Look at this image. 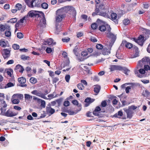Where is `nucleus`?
I'll return each mask as SVG.
<instances>
[{
    "instance_id": "obj_9",
    "label": "nucleus",
    "mask_w": 150,
    "mask_h": 150,
    "mask_svg": "<svg viewBox=\"0 0 150 150\" xmlns=\"http://www.w3.org/2000/svg\"><path fill=\"white\" fill-rule=\"evenodd\" d=\"M144 37L142 35H140L138 38V39L133 38L134 40L139 45L142 46L144 42Z\"/></svg>"
},
{
    "instance_id": "obj_44",
    "label": "nucleus",
    "mask_w": 150,
    "mask_h": 150,
    "mask_svg": "<svg viewBox=\"0 0 150 150\" xmlns=\"http://www.w3.org/2000/svg\"><path fill=\"white\" fill-rule=\"evenodd\" d=\"M0 45L3 47H6V42L2 40H1L0 41Z\"/></svg>"
},
{
    "instance_id": "obj_59",
    "label": "nucleus",
    "mask_w": 150,
    "mask_h": 150,
    "mask_svg": "<svg viewBox=\"0 0 150 150\" xmlns=\"http://www.w3.org/2000/svg\"><path fill=\"white\" fill-rule=\"evenodd\" d=\"M67 112L70 115H74L76 113V112H75L73 111H71L69 110H68Z\"/></svg>"
},
{
    "instance_id": "obj_17",
    "label": "nucleus",
    "mask_w": 150,
    "mask_h": 150,
    "mask_svg": "<svg viewBox=\"0 0 150 150\" xmlns=\"http://www.w3.org/2000/svg\"><path fill=\"white\" fill-rule=\"evenodd\" d=\"M26 17L25 16L23 18H22L20 19L16 23V27H18L19 25H21L23 23L25 22L26 21Z\"/></svg>"
},
{
    "instance_id": "obj_1",
    "label": "nucleus",
    "mask_w": 150,
    "mask_h": 150,
    "mask_svg": "<svg viewBox=\"0 0 150 150\" xmlns=\"http://www.w3.org/2000/svg\"><path fill=\"white\" fill-rule=\"evenodd\" d=\"M72 11L74 13H76L74 8L73 7L67 6L62 7L58 9L56 11V20L57 22H61L65 17V12H71Z\"/></svg>"
},
{
    "instance_id": "obj_35",
    "label": "nucleus",
    "mask_w": 150,
    "mask_h": 150,
    "mask_svg": "<svg viewBox=\"0 0 150 150\" xmlns=\"http://www.w3.org/2000/svg\"><path fill=\"white\" fill-rule=\"evenodd\" d=\"M17 20L16 18H14L11 19L9 21H7V23H14L16 22L17 21Z\"/></svg>"
},
{
    "instance_id": "obj_3",
    "label": "nucleus",
    "mask_w": 150,
    "mask_h": 150,
    "mask_svg": "<svg viewBox=\"0 0 150 150\" xmlns=\"http://www.w3.org/2000/svg\"><path fill=\"white\" fill-rule=\"evenodd\" d=\"M113 43L114 42L107 43L106 47L104 48L103 50L102 53L103 55H107L110 53V50Z\"/></svg>"
},
{
    "instance_id": "obj_30",
    "label": "nucleus",
    "mask_w": 150,
    "mask_h": 150,
    "mask_svg": "<svg viewBox=\"0 0 150 150\" xmlns=\"http://www.w3.org/2000/svg\"><path fill=\"white\" fill-rule=\"evenodd\" d=\"M144 61L145 64H149L150 66V58L146 57L142 59Z\"/></svg>"
},
{
    "instance_id": "obj_42",
    "label": "nucleus",
    "mask_w": 150,
    "mask_h": 150,
    "mask_svg": "<svg viewBox=\"0 0 150 150\" xmlns=\"http://www.w3.org/2000/svg\"><path fill=\"white\" fill-rule=\"evenodd\" d=\"M41 6L43 8L47 9L48 8V5L46 3L44 2L41 4Z\"/></svg>"
},
{
    "instance_id": "obj_41",
    "label": "nucleus",
    "mask_w": 150,
    "mask_h": 150,
    "mask_svg": "<svg viewBox=\"0 0 150 150\" xmlns=\"http://www.w3.org/2000/svg\"><path fill=\"white\" fill-rule=\"evenodd\" d=\"M5 34L6 37H10L11 35V33L10 30L6 31Z\"/></svg>"
},
{
    "instance_id": "obj_32",
    "label": "nucleus",
    "mask_w": 150,
    "mask_h": 150,
    "mask_svg": "<svg viewBox=\"0 0 150 150\" xmlns=\"http://www.w3.org/2000/svg\"><path fill=\"white\" fill-rule=\"evenodd\" d=\"M122 69L120 70H122L123 72L126 75H128V73L130 72V70L125 67H121Z\"/></svg>"
},
{
    "instance_id": "obj_29",
    "label": "nucleus",
    "mask_w": 150,
    "mask_h": 150,
    "mask_svg": "<svg viewBox=\"0 0 150 150\" xmlns=\"http://www.w3.org/2000/svg\"><path fill=\"white\" fill-rule=\"evenodd\" d=\"M79 46H76L73 50V52L74 54L76 56H78L79 54L78 52L79 51Z\"/></svg>"
},
{
    "instance_id": "obj_54",
    "label": "nucleus",
    "mask_w": 150,
    "mask_h": 150,
    "mask_svg": "<svg viewBox=\"0 0 150 150\" xmlns=\"http://www.w3.org/2000/svg\"><path fill=\"white\" fill-rule=\"evenodd\" d=\"M123 23L125 25H127L129 23V21L128 19H125L123 21Z\"/></svg>"
},
{
    "instance_id": "obj_57",
    "label": "nucleus",
    "mask_w": 150,
    "mask_h": 150,
    "mask_svg": "<svg viewBox=\"0 0 150 150\" xmlns=\"http://www.w3.org/2000/svg\"><path fill=\"white\" fill-rule=\"evenodd\" d=\"M88 54L87 51H84L81 53V55L83 56H86Z\"/></svg>"
},
{
    "instance_id": "obj_58",
    "label": "nucleus",
    "mask_w": 150,
    "mask_h": 150,
    "mask_svg": "<svg viewBox=\"0 0 150 150\" xmlns=\"http://www.w3.org/2000/svg\"><path fill=\"white\" fill-rule=\"evenodd\" d=\"M2 103V106L3 107V108H5L7 106V105L6 103V102L5 101L2 100L1 102Z\"/></svg>"
},
{
    "instance_id": "obj_34",
    "label": "nucleus",
    "mask_w": 150,
    "mask_h": 150,
    "mask_svg": "<svg viewBox=\"0 0 150 150\" xmlns=\"http://www.w3.org/2000/svg\"><path fill=\"white\" fill-rule=\"evenodd\" d=\"M24 97L25 100H29L30 99H32V96L30 95L29 94H24Z\"/></svg>"
},
{
    "instance_id": "obj_26",
    "label": "nucleus",
    "mask_w": 150,
    "mask_h": 150,
    "mask_svg": "<svg viewBox=\"0 0 150 150\" xmlns=\"http://www.w3.org/2000/svg\"><path fill=\"white\" fill-rule=\"evenodd\" d=\"M12 96L13 97V98H15L20 99H22L23 98V95L22 94L19 93L14 94Z\"/></svg>"
},
{
    "instance_id": "obj_25",
    "label": "nucleus",
    "mask_w": 150,
    "mask_h": 150,
    "mask_svg": "<svg viewBox=\"0 0 150 150\" xmlns=\"http://www.w3.org/2000/svg\"><path fill=\"white\" fill-rule=\"evenodd\" d=\"M107 25H106V26L104 25H101L99 26V30L101 31H104L107 30V31L108 30V28L107 27Z\"/></svg>"
},
{
    "instance_id": "obj_23",
    "label": "nucleus",
    "mask_w": 150,
    "mask_h": 150,
    "mask_svg": "<svg viewBox=\"0 0 150 150\" xmlns=\"http://www.w3.org/2000/svg\"><path fill=\"white\" fill-rule=\"evenodd\" d=\"M134 50H135V53L133 54V56H132V58L137 57L139 56V51L138 48L137 47H135L134 48Z\"/></svg>"
},
{
    "instance_id": "obj_18",
    "label": "nucleus",
    "mask_w": 150,
    "mask_h": 150,
    "mask_svg": "<svg viewBox=\"0 0 150 150\" xmlns=\"http://www.w3.org/2000/svg\"><path fill=\"white\" fill-rule=\"evenodd\" d=\"M42 17L40 18H41ZM42 18L40 19V21L39 23V25L40 26L43 27L45 26L46 24V20L44 18V16L43 17H42Z\"/></svg>"
},
{
    "instance_id": "obj_36",
    "label": "nucleus",
    "mask_w": 150,
    "mask_h": 150,
    "mask_svg": "<svg viewBox=\"0 0 150 150\" xmlns=\"http://www.w3.org/2000/svg\"><path fill=\"white\" fill-rule=\"evenodd\" d=\"M14 84L11 82L8 83L6 85L4 86V88H6L9 87H11L14 86Z\"/></svg>"
},
{
    "instance_id": "obj_7",
    "label": "nucleus",
    "mask_w": 150,
    "mask_h": 150,
    "mask_svg": "<svg viewBox=\"0 0 150 150\" xmlns=\"http://www.w3.org/2000/svg\"><path fill=\"white\" fill-rule=\"evenodd\" d=\"M107 27L108 28L107 31V36L108 38H111L112 40H115L116 39V37L115 35L110 32L111 28L110 26L107 25Z\"/></svg>"
},
{
    "instance_id": "obj_24",
    "label": "nucleus",
    "mask_w": 150,
    "mask_h": 150,
    "mask_svg": "<svg viewBox=\"0 0 150 150\" xmlns=\"http://www.w3.org/2000/svg\"><path fill=\"white\" fill-rule=\"evenodd\" d=\"M34 99H36L37 100V101L40 102H41V106L43 108L45 107V101L43 100H42L41 99H39L37 98H34Z\"/></svg>"
},
{
    "instance_id": "obj_10",
    "label": "nucleus",
    "mask_w": 150,
    "mask_h": 150,
    "mask_svg": "<svg viewBox=\"0 0 150 150\" xmlns=\"http://www.w3.org/2000/svg\"><path fill=\"white\" fill-rule=\"evenodd\" d=\"M63 26V25L60 23L57 22L56 25V30L55 33L58 34V33L60 32L62 30Z\"/></svg>"
},
{
    "instance_id": "obj_63",
    "label": "nucleus",
    "mask_w": 150,
    "mask_h": 150,
    "mask_svg": "<svg viewBox=\"0 0 150 150\" xmlns=\"http://www.w3.org/2000/svg\"><path fill=\"white\" fill-rule=\"evenodd\" d=\"M12 70L11 69L8 70L7 71L6 73L7 74L11 76L12 75Z\"/></svg>"
},
{
    "instance_id": "obj_52",
    "label": "nucleus",
    "mask_w": 150,
    "mask_h": 150,
    "mask_svg": "<svg viewBox=\"0 0 150 150\" xmlns=\"http://www.w3.org/2000/svg\"><path fill=\"white\" fill-rule=\"evenodd\" d=\"M70 102L68 100L64 101V105L65 106L67 107L68 106L70 105Z\"/></svg>"
},
{
    "instance_id": "obj_46",
    "label": "nucleus",
    "mask_w": 150,
    "mask_h": 150,
    "mask_svg": "<svg viewBox=\"0 0 150 150\" xmlns=\"http://www.w3.org/2000/svg\"><path fill=\"white\" fill-rule=\"evenodd\" d=\"M52 83L53 84L54 83H56L57 81H58L59 79L58 77H52Z\"/></svg>"
},
{
    "instance_id": "obj_49",
    "label": "nucleus",
    "mask_w": 150,
    "mask_h": 150,
    "mask_svg": "<svg viewBox=\"0 0 150 150\" xmlns=\"http://www.w3.org/2000/svg\"><path fill=\"white\" fill-rule=\"evenodd\" d=\"M77 86L78 88L80 90H82L84 89V87L82 83H79Z\"/></svg>"
},
{
    "instance_id": "obj_27",
    "label": "nucleus",
    "mask_w": 150,
    "mask_h": 150,
    "mask_svg": "<svg viewBox=\"0 0 150 150\" xmlns=\"http://www.w3.org/2000/svg\"><path fill=\"white\" fill-rule=\"evenodd\" d=\"M100 89V86L96 85L94 86V91L95 92L97 93L96 95L99 92Z\"/></svg>"
},
{
    "instance_id": "obj_20",
    "label": "nucleus",
    "mask_w": 150,
    "mask_h": 150,
    "mask_svg": "<svg viewBox=\"0 0 150 150\" xmlns=\"http://www.w3.org/2000/svg\"><path fill=\"white\" fill-rule=\"evenodd\" d=\"M46 109L47 112L51 115L53 114L55 112L54 109L52 108L50 106H47Z\"/></svg>"
},
{
    "instance_id": "obj_4",
    "label": "nucleus",
    "mask_w": 150,
    "mask_h": 150,
    "mask_svg": "<svg viewBox=\"0 0 150 150\" xmlns=\"http://www.w3.org/2000/svg\"><path fill=\"white\" fill-rule=\"evenodd\" d=\"M28 15L31 17L35 16V17H40L44 16V13L41 11H29Z\"/></svg>"
},
{
    "instance_id": "obj_61",
    "label": "nucleus",
    "mask_w": 150,
    "mask_h": 150,
    "mask_svg": "<svg viewBox=\"0 0 150 150\" xmlns=\"http://www.w3.org/2000/svg\"><path fill=\"white\" fill-rule=\"evenodd\" d=\"M54 93H53V94L48 95V97L50 98H54L56 97H57L56 95L54 96Z\"/></svg>"
},
{
    "instance_id": "obj_31",
    "label": "nucleus",
    "mask_w": 150,
    "mask_h": 150,
    "mask_svg": "<svg viewBox=\"0 0 150 150\" xmlns=\"http://www.w3.org/2000/svg\"><path fill=\"white\" fill-rule=\"evenodd\" d=\"M11 100L13 103L14 104H18L20 102L19 100L18 99L13 98V96L12 97Z\"/></svg>"
},
{
    "instance_id": "obj_14",
    "label": "nucleus",
    "mask_w": 150,
    "mask_h": 150,
    "mask_svg": "<svg viewBox=\"0 0 150 150\" xmlns=\"http://www.w3.org/2000/svg\"><path fill=\"white\" fill-rule=\"evenodd\" d=\"M5 30H10V26L6 24L3 25L2 24H0V30L1 31H3Z\"/></svg>"
},
{
    "instance_id": "obj_39",
    "label": "nucleus",
    "mask_w": 150,
    "mask_h": 150,
    "mask_svg": "<svg viewBox=\"0 0 150 150\" xmlns=\"http://www.w3.org/2000/svg\"><path fill=\"white\" fill-rule=\"evenodd\" d=\"M21 58L23 60H28L30 59V57L28 56H26L25 55H23L21 56Z\"/></svg>"
},
{
    "instance_id": "obj_2",
    "label": "nucleus",
    "mask_w": 150,
    "mask_h": 150,
    "mask_svg": "<svg viewBox=\"0 0 150 150\" xmlns=\"http://www.w3.org/2000/svg\"><path fill=\"white\" fill-rule=\"evenodd\" d=\"M25 3L28 7L33 8L34 6L39 7L40 6V2L37 0H24Z\"/></svg>"
},
{
    "instance_id": "obj_15",
    "label": "nucleus",
    "mask_w": 150,
    "mask_h": 150,
    "mask_svg": "<svg viewBox=\"0 0 150 150\" xmlns=\"http://www.w3.org/2000/svg\"><path fill=\"white\" fill-rule=\"evenodd\" d=\"M10 51L6 49L3 50V56L5 59H6L10 56Z\"/></svg>"
},
{
    "instance_id": "obj_13",
    "label": "nucleus",
    "mask_w": 150,
    "mask_h": 150,
    "mask_svg": "<svg viewBox=\"0 0 150 150\" xmlns=\"http://www.w3.org/2000/svg\"><path fill=\"white\" fill-rule=\"evenodd\" d=\"M109 69L110 70V71H113L115 70H120L121 68V67L115 65H111L110 66Z\"/></svg>"
},
{
    "instance_id": "obj_28",
    "label": "nucleus",
    "mask_w": 150,
    "mask_h": 150,
    "mask_svg": "<svg viewBox=\"0 0 150 150\" xmlns=\"http://www.w3.org/2000/svg\"><path fill=\"white\" fill-rule=\"evenodd\" d=\"M123 115V112L121 110H120L117 113H116L114 115V116L115 117L120 118V117Z\"/></svg>"
},
{
    "instance_id": "obj_55",
    "label": "nucleus",
    "mask_w": 150,
    "mask_h": 150,
    "mask_svg": "<svg viewBox=\"0 0 150 150\" xmlns=\"http://www.w3.org/2000/svg\"><path fill=\"white\" fill-rule=\"evenodd\" d=\"M12 47L14 50H18L19 48V46L18 45L14 44L13 45Z\"/></svg>"
},
{
    "instance_id": "obj_19",
    "label": "nucleus",
    "mask_w": 150,
    "mask_h": 150,
    "mask_svg": "<svg viewBox=\"0 0 150 150\" xmlns=\"http://www.w3.org/2000/svg\"><path fill=\"white\" fill-rule=\"evenodd\" d=\"M111 19L116 23H117L118 22L117 19V14L115 13H112L110 15Z\"/></svg>"
},
{
    "instance_id": "obj_43",
    "label": "nucleus",
    "mask_w": 150,
    "mask_h": 150,
    "mask_svg": "<svg viewBox=\"0 0 150 150\" xmlns=\"http://www.w3.org/2000/svg\"><path fill=\"white\" fill-rule=\"evenodd\" d=\"M101 109L100 107L99 106H97L95 108L94 111L93 112V114L97 115L96 113V112H98Z\"/></svg>"
},
{
    "instance_id": "obj_6",
    "label": "nucleus",
    "mask_w": 150,
    "mask_h": 150,
    "mask_svg": "<svg viewBox=\"0 0 150 150\" xmlns=\"http://www.w3.org/2000/svg\"><path fill=\"white\" fill-rule=\"evenodd\" d=\"M96 12L97 13V14L104 17L105 18H109V16L108 14V11H106L105 12L102 11L98 12V9H96Z\"/></svg>"
},
{
    "instance_id": "obj_40",
    "label": "nucleus",
    "mask_w": 150,
    "mask_h": 150,
    "mask_svg": "<svg viewBox=\"0 0 150 150\" xmlns=\"http://www.w3.org/2000/svg\"><path fill=\"white\" fill-rule=\"evenodd\" d=\"M72 103L74 105H76L79 107H81V105L79 104L78 101L76 100H73Z\"/></svg>"
},
{
    "instance_id": "obj_51",
    "label": "nucleus",
    "mask_w": 150,
    "mask_h": 150,
    "mask_svg": "<svg viewBox=\"0 0 150 150\" xmlns=\"http://www.w3.org/2000/svg\"><path fill=\"white\" fill-rule=\"evenodd\" d=\"M96 47L98 49L101 50L103 48V46L101 44H99L96 45Z\"/></svg>"
},
{
    "instance_id": "obj_47",
    "label": "nucleus",
    "mask_w": 150,
    "mask_h": 150,
    "mask_svg": "<svg viewBox=\"0 0 150 150\" xmlns=\"http://www.w3.org/2000/svg\"><path fill=\"white\" fill-rule=\"evenodd\" d=\"M98 25L96 23H93L91 25V28L93 30L96 29Z\"/></svg>"
},
{
    "instance_id": "obj_38",
    "label": "nucleus",
    "mask_w": 150,
    "mask_h": 150,
    "mask_svg": "<svg viewBox=\"0 0 150 150\" xmlns=\"http://www.w3.org/2000/svg\"><path fill=\"white\" fill-rule=\"evenodd\" d=\"M30 81L31 83L35 84L37 83V79L34 77H31L30 79Z\"/></svg>"
},
{
    "instance_id": "obj_64",
    "label": "nucleus",
    "mask_w": 150,
    "mask_h": 150,
    "mask_svg": "<svg viewBox=\"0 0 150 150\" xmlns=\"http://www.w3.org/2000/svg\"><path fill=\"white\" fill-rule=\"evenodd\" d=\"M70 40V38H63L62 39V41L63 42H68L69 40Z\"/></svg>"
},
{
    "instance_id": "obj_53",
    "label": "nucleus",
    "mask_w": 150,
    "mask_h": 150,
    "mask_svg": "<svg viewBox=\"0 0 150 150\" xmlns=\"http://www.w3.org/2000/svg\"><path fill=\"white\" fill-rule=\"evenodd\" d=\"M139 73L142 74H145V70L144 69H139Z\"/></svg>"
},
{
    "instance_id": "obj_5",
    "label": "nucleus",
    "mask_w": 150,
    "mask_h": 150,
    "mask_svg": "<svg viewBox=\"0 0 150 150\" xmlns=\"http://www.w3.org/2000/svg\"><path fill=\"white\" fill-rule=\"evenodd\" d=\"M31 93L33 94L40 97L43 98L45 99H48L47 97L45 96L44 94L42 93L41 92L38 91L37 90H34L32 91L31 92Z\"/></svg>"
},
{
    "instance_id": "obj_48",
    "label": "nucleus",
    "mask_w": 150,
    "mask_h": 150,
    "mask_svg": "<svg viewBox=\"0 0 150 150\" xmlns=\"http://www.w3.org/2000/svg\"><path fill=\"white\" fill-rule=\"evenodd\" d=\"M23 35L22 33L20 32H18L17 33V37L20 39L22 38L23 37Z\"/></svg>"
},
{
    "instance_id": "obj_50",
    "label": "nucleus",
    "mask_w": 150,
    "mask_h": 150,
    "mask_svg": "<svg viewBox=\"0 0 150 150\" xmlns=\"http://www.w3.org/2000/svg\"><path fill=\"white\" fill-rule=\"evenodd\" d=\"M126 47L127 48L130 49L132 47V45L130 43H127L126 44Z\"/></svg>"
},
{
    "instance_id": "obj_12",
    "label": "nucleus",
    "mask_w": 150,
    "mask_h": 150,
    "mask_svg": "<svg viewBox=\"0 0 150 150\" xmlns=\"http://www.w3.org/2000/svg\"><path fill=\"white\" fill-rule=\"evenodd\" d=\"M56 43L55 42H54L53 39L51 38H49L48 39L47 41H45L44 42L43 44L47 45H54L56 44Z\"/></svg>"
},
{
    "instance_id": "obj_62",
    "label": "nucleus",
    "mask_w": 150,
    "mask_h": 150,
    "mask_svg": "<svg viewBox=\"0 0 150 150\" xmlns=\"http://www.w3.org/2000/svg\"><path fill=\"white\" fill-rule=\"evenodd\" d=\"M149 94V92L147 90H146L145 91L143 92L142 95L144 96H147Z\"/></svg>"
},
{
    "instance_id": "obj_56",
    "label": "nucleus",
    "mask_w": 150,
    "mask_h": 150,
    "mask_svg": "<svg viewBox=\"0 0 150 150\" xmlns=\"http://www.w3.org/2000/svg\"><path fill=\"white\" fill-rule=\"evenodd\" d=\"M70 78V76L69 75H66L65 77V79L66 81L67 82H69Z\"/></svg>"
},
{
    "instance_id": "obj_16",
    "label": "nucleus",
    "mask_w": 150,
    "mask_h": 150,
    "mask_svg": "<svg viewBox=\"0 0 150 150\" xmlns=\"http://www.w3.org/2000/svg\"><path fill=\"white\" fill-rule=\"evenodd\" d=\"M94 100V99H92L90 98H86L85 100V102L86 103L85 105V107L88 106L90 104L93 102Z\"/></svg>"
},
{
    "instance_id": "obj_21",
    "label": "nucleus",
    "mask_w": 150,
    "mask_h": 150,
    "mask_svg": "<svg viewBox=\"0 0 150 150\" xmlns=\"http://www.w3.org/2000/svg\"><path fill=\"white\" fill-rule=\"evenodd\" d=\"M15 69L21 73H23L24 70L23 67L20 64H18L16 66Z\"/></svg>"
},
{
    "instance_id": "obj_33",
    "label": "nucleus",
    "mask_w": 150,
    "mask_h": 150,
    "mask_svg": "<svg viewBox=\"0 0 150 150\" xmlns=\"http://www.w3.org/2000/svg\"><path fill=\"white\" fill-rule=\"evenodd\" d=\"M18 81L20 83H24L26 82V79L25 78L22 77L18 78Z\"/></svg>"
},
{
    "instance_id": "obj_11",
    "label": "nucleus",
    "mask_w": 150,
    "mask_h": 150,
    "mask_svg": "<svg viewBox=\"0 0 150 150\" xmlns=\"http://www.w3.org/2000/svg\"><path fill=\"white\" fill-rule=\"evenodd\" d=\"M2 113L3 115L6 116L7 117H13L16 116L17 114L9 110H8L6 113L3 112Z\"/></svg>"
},
{
    "instance_id": "obj_45",
    "label": "nucleus",
    "mask_w": 150,
    "mask_h": 150,
    "mask_svg": "<svg viewBox=\"0 0 150 150\" xmlns=\"http://www.w3.org/2000/svg\"><path fill=\"white\" fill-rule=\"evenodd\" d=\"M16 7L17 10H19L22 8V5L20 4H17L16 5Z\"/></svg>"
},
{
    "instance_id": "obj_22",
    "label": "nucleus",
    "mask_w": 150,
    "mask_h": 150,
    "mask_svg": "<svg viewBox=\"0 0 150 150\" xmlns=\"http://www.w3.org/2000/svg\"><path fill=\"white\" fill-rule=\"evenodd\" d=\"M145 64V63H144V61L142 59V60L138 62L137 66V69H139V68L142 67L143 66H144Z\"/></svg>"
},
{
    "instance_id": "obj_37",
    "label": "nucleus",
    "mask_w": 150,
    "mask_h": 150,
    "mask_svg": "<svg viewBox=\"0 0 150 150\" xmlns=\"http://www.w3.org/2000/svg\"><path fill=\"white\" fill-rule=\"evenodd\" d=\"M96 9H98V12L102 11L104 9L105 7L102 4L100 5L98 8H97V6H96Z\"/></svg>"
},
{
    "instance_id": "obj_60",
    "label": "nucleus",
    "mask_w": 150,
    "mask_h": 150,
    "mask_svg": "<svg viewBox=\"0 0 150 150\" xmlns=\"http://www.w3.org/2000/svg\"><path fill=\"white\" fill-rule=\"evenodd\" d=\"M144 69L145 71H148L150 70V67L148 65H145L144 66Z\"/></svg>"
},
{
    "instance_id": "obj_8",
    "label": "nucleus",
    "mask_w": 150,
    "mask_h": 150,
    "mask_svg": "<svg viewBox=\"0 0 150 150\" xmlns=\"http://www.w3.org/2000/svg\"><path fill=\"white\" fill-rule=\"evenodd\" d=\"M123 110L127 114V117L128 118L131 119L133 116V111L128 108H124L123 109Z\"/></svg>"
}]
</instances>
